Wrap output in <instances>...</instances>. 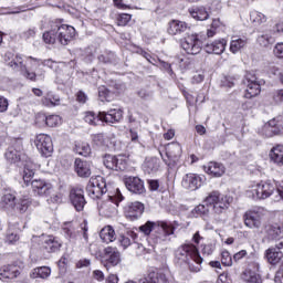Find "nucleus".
Wrapping results in <instances>:
<instances>
[{
  "mask_svg": "<svg viewBox=\"0 0 283 283\" xmlns=\"http://www.w3.org/2000/svg\"><path fill=\"white\" fill-rule=\"evenodd\" d=\"M231 202H233V197L224 195L219 190H212L207 193L203 203L192 210V214L199 216L203 220H209V209H212V222L218 224L222 222V216L226 211H229Z\"/></svg>",
  "mask_w": 283,
  "mask_h": 283,
  "instance_id": "f257e3e1",
  "label": "nucleus"
},
{
  "mask_svg": "<svg viewBox=\"0 0 283 283\" xmlns=\"http://www.w3.org/2000/svg\"><path fill=\"white\" fill-rule=\"evenodd\" d=\"M76 36V29L74 27L64 24L61 20L50 22V30L45 31L42 35L44 43L48 45H69Z\"/></svg>",
  "mask_w": 283,
  "mask_h": 283,
  "instance_id": "f03ea898",
  "label": "nucleus"
},
{
  "mask_svg": "<svg viewBox=\"0 0 283 283\" xmlns=\"http://www.w3.org/2000/svg\"><path fill=\"white\" fill-rule=\"evenodd\" d=\"M4 156L11 165H17L22 160V179L28 187L34 177V163L25 160L23 145L21 143L13 144L8 148Z\"/></svg>",
  "mask_w": 283,
  "mask_h": 283,
  "instance_id": "7ed1b4c3",
  "label": "nucleus"
},
{
  "mask_svg": "<svg viewBox=\"0 0 283 283\" xmlns=\"http://www.w3.org/2000/svg\"><path fill=\"white\" fill-rule=\"evenodd\" d=\"M139 231L145 235H149V233L155 231V233L151 234V240L156 244H160V242H169V240H171V235H174V232L176 231V226L171 222L165 221H148L144 226L139 227Z\"/></svg>",
  "mask_w": 283,
  "mask_h": 283,
  "instance_id": "20e7f679",
  "label": "nucleus"
},
{
  "mask_svg": "<svg viewBox=\"0 0 283 283\" xmlns=\"http://www.w3.org/2000/svg\"><path fill=\"white\" fill-rule=\"evenodd\" d=\"M124 197L120 193V190L117 189L115 196H108V200L99 201L97 203V209L101 216L105 218H112L114 213H116V207H118L119 202H123Z\"/></svg>",
  "mask_w": 283,
  "mask_h": 283,
  "instance_id": "39448f33",
  "label": "nucleus"
},
{
  "mask_svg": "<svg viewBox=\"0 0 283 283\" xmlns=\"http://www.w3.org/2000/svg\"><path fill=\"white\" fill-rule=\"evenodd\" d=\"M175 258L179 262H202V258L200 256V252H198V248L193 244H184L180 245L176 252H175Z\"/></svg>",
  "mask_w": 283,
  "mask_h": 283,
  "instance_id": "423d86ee",
  "label": "nucleus"
},
{
  "mask_svg": "<svg viewBox=\"0 0 283 283\" xmlns=\"http://www.w3.org/2000/svg\"><path fill=\"white\" fill-rule=\"evenodd\" d=\"M99 262L107 271L112 266H118L122 262L120 251H118V248L106 247L99 254Z\"/></svg>",
  "mask_w": 283,
  "mask_h": 283,
  "instance_id": "0eeeda50",
  "label": "nucleus"
},
{
  "mask_svg": "<svg viewBox=\"0 0 283 283\" xmlns=\"http://www.w3.org/2000/svg\"><path fill=\"white\" fill-rule=\"evenodd\" d=\"M86 192L93 200L101 198L107 193V182L101 176L92 177L86 186Z\"/></svg>",
  "mask_w": 283,
  "mask_h": 283,
  "instance_id": "6e6552de",
  "label": "nucleus"
},
{
  "mask_svg": "<svg viewBox=\"0 0 283 283\" xmlns=\"http://www.w3.org/2000/svg\"><path fill=\"white\" fill-rule=\"evenodd\" d=\"M275 191V185L271 181H261L251 187L250 193H252V198L254 200H266V198H271Z\"/></svg>",
  "mask_w": 283,
  "mask_h": 283,
  "instance_id": "1a4fd4ad",
  "label": "nucleus"
},
{
  "mask_svg": "<svg viewBox=\"0 0 283 283\" xmlns=\"http://www.w3.org/2000/svg\"><path fill=\"white\" fill-rule=\"evenodd\" d=\"M206 39L203 33H201V40L197 34L188 35L181 42V48L187 54H200L202 51V43H205Z\"/></svg>",
  "mask_w": 283,
  "mask_h": 283,
  "instance_id": "9d476101",
  "label": "nucleus"
},
{
  "mask_svg": "<svg viewBox=\"0 0 283 283\" xmlns=\"http://www.w3.org/2000/svg\"><path fill=\"white\" fill-rule=\"evenodd\" d=\"M264 213H266L264 208H254L252 210H248L243 216L245 227L249 229H260V227H262Z\"/></svg>",
  "mask_w": 283,
  "mask_h": 283,
  "instance_id": "9b49d317",
  "label": "nucleus"
},
{
  "mask_svg": "<svg viewBox=\"0 0 283 283\" xmlns=\"http://www.w3.org/2000/svg\"><path fill=\"white\" fill-rule=\"evenodd\" d=\"M243 85H245L244 98H255L262 92L258 76L254 73L248 72L243 80Z\"/></svg>",
  "mask_w": 283,
  "mask_h": 283,
  "instance_id": "f8f14e48",
  "label": "nucleus"
},
{
  "mask_svg": "<svg viewBox=\"0 0 283 283\" xmlns=\"http://www.w3.org/2000/svg\"><path fill=\"white\" fill-rule=\"evenodd\" d=\"M282 132L283 120L280 117L271 119L259 129V134L265 138H273V136H277Z\"/></svg>",
  "mask_w": 283,
  "mask_h": 283,
  "instance_id": "ddd939ff",
  "label": "nucleus"
},
{
  "mask_svg": "<svg viewBox=\"0 0 283 283\" xmlns=\"http://www.w3.org/2000/svg\"><path fill=\"white\" fill-rule=\"evenodd\" d=\"M34 145L42 156L46 158L54 151L52 137L50 135L40 134L35 137Z\"/></svg>",
  "mask_w": 283,
  "mask_h": 283,
  "instance_id": "4468645a",
  "label": "nucleus"
},
{
  "mask_svg": "<svg viewBox=\"0 0 283 283\" xmlns=\"http://www.w3.org/2000/svg\"><path fill=\"white\" fill-rule=\"evenodd\" d=\"M103 164L106 169H113L114 171H125L127 169V160L122 156L105 155Z\"/></svg>",
  "mask_w": 283,
  "mask_h": 283,
  "instance_id": "2eb2a0df",
  "label": "nucleus"
},
{
  "mask_svg": "<svg viewBox=\"0 0 283 283\" xmlns=\"http://www.w3.org/2000/svg\"><path fill=\"white\" fill-rule=\"evenodd\" d=\"M166 156L168 158L164 159V163L168 165V167H171L175 163H178V159L180 156H182V146H180L178 143H171L166 146Z\"/></svg>",
  "mask_w": 283,
  "mask_h": 283,
  "instance_id": "dca6fc26",
  "label": "nucleus"
},
{
  "mask_svg": "<svg viewBox=\"0 0 283 283\" xmlns=\"http://www.w3.org/2000/svg\"><path fill=\"white\" fill-rule=\"evenodd\" d=\"M202 177L196 174H187L184 176L181 187L188 191H198L202 187Z\"/></svg>",
  "mask_w": 283,
  "mask_h": 283,
  "instance_id": "f3484780",
  "label": "nucleus"
},
{
  "mask_svg": "<svg viewBox=\"0 0 283 283\" xmlns=\"http://www.w3.org/2000/svg\"><path fill=\"white\" fill-rule=\"evenodd\" d=\"M145 211V206L142 202L135 201L132 203H128L124 208V216L127 218V220H138L143 216V212Z\"/></svg>",
  "mask_w": 283,
  "mask_h": 283,
  "instance_id": "a211bd4d",
  "label": "nucleus"
},
{
  "mask_svg": "<svg viewBox=\"0 0 283 283\" xmlns=\"http://www.w3.org/2000/svg\"><path fill=\"white\" fill-rule=\"evenodd\" d=\"M70 201L73 205L74 209H76L77 211H83V209H85V205H87V201H85L83 188L71 189Z\"/></svg>",
  "mask_w": 283,
  "mask_h": 283,
  "instance_id": "6ab92c4d",
  "label": "nucleus"
},
{
  "mask_svg": "<svg viewBox=\"0 0 283 283\" xmlns=\"http://www.w3.org/2000/svg\"><path fill=\"white\" fill-rule=\"evenodd\" d=\"M31 187L38 196H50L52 184L45 179H34L31 181Z\"/></svg>",
  "mask_w": 283,
  "mask_h": 283,
  "instance_id": "aec40b11",
  "label": "nucleus"
},
{
  "mask_svg": "<svg viewBox=\"0 0 283 283\" xmlns=\"http://www.w3.org/2000/svg\"><path fill=\"white\" fill-rule=\"evenodd\" d=\"M62 244L61 240L54 235H48L42 239V249L46 253H56V251L61 250Z\"/></svg>",
  "mask_w": 283,
  "mask_h": 283,
  "instance_id": "412c9836",
  "label": "nucleus"
},
{
  "mask_svg": "<svg viewBox=\"0 0 283 283\" xmlns=\"http://www.w3.org/2000/svg\"><path fill=\"white\" fill-rule=\"evenodd\" d=\"M74 170L80 178H90L92 176V164L83 159H75Z\"/></svg>",
  "mask_w": 283,
  "mask_h": 283,
  "instance_id": "4be33fe9",
  "label": "nucleus"
},
{
  "mask_svg": "<svg viewBox=\"0 0 283 283\" xmlns=\"http://www.w3.org/2000/svg\"><path fill=\"white\" fill-rule=\"evenodd\" d=\"M126 188L132 193H145V184L138 177H128L125 180Z\"/></svg>",
  "mask_w": 283,
  "mask_h": 283,
  "instance_id": "5701e85b",
  "label": "nucleus"
},
{
  "mask_svg": "<svg viewBox=\"0 0 283 283\" xmlns=\"http://www.w3.org/2000/svg\"><path fill=\"white\" fill-rule=\"evenodd\" d=\"M21 272L19 271V266L17 265H3L0 268V280L2 282H8V280H14L19 277Z\"/></svg>",
  "mask_w": 283,
  "mask_h": 283,
  "instance_id": "b1692460",
  "label": "nucleus"
},
{
  "mask_svg": "<svg viewBox=\"0 0 283 283\" xmlns=\"http://www.w3.org/2000/svg\"><path fill=\"white\" fill-rule=\"evenodd\" d=\"M102 123H120L123 119V111L112 108L108 112H101Z\"/></svg>",
  "mask_w": 283,
  "mask_h": 283,
  "instance_id": "393cba45",
  "label": "nucleus"
},
{
  "mask_svg": "<svg viewBox=\"0 0 283 283\" xmlns=\"http://www.w3.org/2000/svg\"><path fill=\"white\" fill-rule=\"evenodd\" d=\"M139 283H169V279L163 272H157L156 269L149 271L147 277L140 279Z\"/></svg>",
  "mask_w": 283,
  "mask_h": 283,
  "instance_id": "a878e982",
  "label": "nucleus"
},
{
  "mask_svg": "<svg viewBox=\"0 0 283 283\" xmlns=\"http://www.w3.org/2000/svg\"><path fill=\"white\" fill-rule=\"evenodd\" d=\"M265 233L269 240H280V238H283V223L274 222L268 224L265 228Z\"/></svg>",
  "mask_w": 283,
  "mask_h": 283,
  "instance_id": "bb28decb",
  "label": "nucleus"
},
{
  "mask_svg": "<svg viewBox=\"0 0 283 283\" xmlns=\"http://www.w3.org/2000/svg\"><path fill=\"white\" fill-rule=\"evenodd\" d=\"M205 171L212 178H220L224 176V165L216 161H210L207 166H205Z\"/></svg>",
  "mask_w": 283,
  "mask_h": 283,
  "instance_id": "cd10ccee",
  "label": "nucleus"
},
{
  "mask_svg": "<svg viewBox=\"0 0 283 283\" xmlns=\"http://www.w3.org/2000/svg\"><path fill=\"white\" fill-rule=\"evenodd\" d=\"M145 174H156L160 170V160L157 157H147L142 166Z\"/></svg>",
  "mask_w": 283,
  "mask_h": 283,
  "instance_id": "c85d7f7f",
  "label": "nucleus"
},
{
  "mask_svg": "<svg viewBox=\"0 0 283 283\" xmlns=\"http://www.w3.org/2000/svg\"><path fill=\"white\" fill-rule=\"evenodd\" d=\"M269 156H270L271 163L276 165V167H283V145L282 144H277L274 147H272L269 153Z\"/></svg>",
  "mask_w": 283,
  "mask_h": 283,
  "instance_id": "c756f323",
  "label": "nucleus"
},
{
  "mask_svg": "<svg viewBox=\"0 0 283 283\" xmlns=\"http://www.w3.org/2000/svg\"><path fill=\"white\" fill-rule=\"evenodd\" d=\"M207 54H222L227 50V40H217L205 48Z\"/></svg>",
  "mask_w": 283,
  "mask_h": 283,
  "instance_id": "7c9ffc66",
  "label": "nucleus"
},
{
  "mask_svg": "<svg viewBox=\"0 0 283 283\" xmlns=\"http://www.w3.org/2000/svg\"><path fill=\"white\" fill-rule=\"evenodd\" d=\"M187 22L180 20H171L168 23V34L171 36H176V34H182V32H187Z\"/></svg>",
  "mask_w": 283,
  "mask_h": 283,
  "instance_id": "2f4dec72",
  "label": "nucleus"
},
{
  "mask_svg": "<svg viewBox=\"0 0 283 283\" xmlns=\"http://www.w3.org/2000/svg\"><path fill=\"white\" fill-rule=\"evenodd\" d=\"M99 238L105 244H109L116 240V231L112 226H106L99 231Z\"/></svg>",
  "mask_w": 283,
  "mask_h": 283,
  "instance_id": "473e14b6",
  "label": "nucleus"
},
{
  "mask_svg": "<svg viewBox=\"0 0 283 283\" xmlns=\"http://www.w3.org/2000/svg\"><path fill=\"white\" fill-rule=\"evenodd\" d=\"M189 14L196 21H207L209 19V11L205 7H193L189 9Z\"/></svg>",
  "mask_w": 283,
  "mask_h": 283,
  "instance_id": "72a5a7b5",
  "label": "nucleus"
},
{
  "mask_svg": "<svg viewBox=\"0 0 283 283\" xmlns=\"http://www.w3.org/2000/svg\"><path fill=\"white\" fill-rule=\"evenodd\" d=\"M41 103L44 107H56L61 104V97L50 91L42 97Z\"/></svg>",
  "mask_w": 283,
  "mask_h": 283,
  "instance_id": "f704fd0d",
  "label": "nucleus"
},
{
  "mask_svg": "<svg viewBox=\"0 0 283 283\" xmlns=\"http://www.w3.org/2000/svg\"><path fill=\"white\" fill-rule=\"evenodd\" d=\"M265 256L270 264L275 265L280 264V262L282 261L283 253L277 248H270L266 250Z\"/></svg>",
  "mask_w": 283,
  "mask_h": 283,
  "instance_id": "c9c22d12",
  "label": "nucleus"
},
{
  "mask_svg": "<svg viewBox=\"0 0 283 283\" xmlns=\"http://www.w3.org/2000/svg\"><path fill=\"white\" fill-rule=\"evenodd\" d=\"M247 43H248L247 38L233 36L230 42V52H232V54H238L240 50H242L243 48H247Z\"/></svg>",
  "mask_w": 283,
  "mask_h": 283,
  "instance_id": "e433bc0d",
  "label": "nucleus"
},
{
  "mask_svg": "<svg viewBox=\"0 0 283 283\" xmlns=\"http://www.w3.org/2000/svg\"><path fill=\"white\" fill-rule=\"evenodd\" d=\"M32 205V199L30 197H22L20 199H17L15 206L13 209L18 211V213H25L28 209H30V206Z\"/></svg>",
  "mask_w": 283,
  "mask_h": 283,
  "instance_id": "4c0bfd02",
  "label": "nucleus"
},
{
  "mask_svg": "<svg viewBox=\"0 0 283 283\" xmlns=\"http://www.w3.org/2000/svg\"><path fill=\"white\" fill-rule=\"evenodd\" d=\"M0 205L3 209H14V206L17 205V195L12 192L4 193L1 197Z\"/></svg>",
  "mask_w": 283,
  "mask_h": 283,
  "instance_id": "58836bf2",
  "label": "nucleus"
},
{
  "mask_svg": "<svg viewBox=\"0 0 283 283\" xmlns=\"http://www.w3.org/2000/svg\"><path fill=\"white\" fill-rule=\"evenodd\" d=\"M50 275H52V269H50V266L35 268L31 272V277L33 280H36V277H41V280H48Z\"/></svg>",
  "mask_w": 283,
  "mask_h": 283,
  "instance_id": "ea45409f",
  "label": "nucleus"
},
{
  "mask_svg": "<svg viewBox=\"0 0 283 283\" xmlns=\"http://www.w3.org/2000/svg\"><path fill=\"white\" fill-rule=\"evenodd\" d=\"M250 23H252L254 28H259L262 23H266V15L260 11H251Z\"/></svg>",
  "mask_w": 283,
  "mask_h": 283,
  "instance_id": "a19ab883",
  "label": "nucleus"
},
{
  "mask_svg": "<svg viewBox=\"0 0 283 283\" xmlns=\"http://www.w3.org/2000/svg\"><path fill=\"white\" fill-rule=\"evenodd\" d=\"M62 230L67 240H76L78 238V231H76V228L71 222L65 223Z\"/></svg>",
  "mask_w": 283,
  "mask_h": 283,
  "instance_id": "79ce46f5",
  "label": "nucleus"
},
{
  "mask_svg": "<svg viewBox=\"0 0 283 283\" xmlns=\"http://www.w3.org/2000/svg\"><path fill=\"white\" fill-rule=\"evenodd\" d=\"M258 43L262 45V48H269L270 45H273L275 43V36H273V33H265L258 38Z\"/></svg>",
  "mask_w": 283,
  "mask_h": 283,
  "instance_id": "37998d69",
  "label": "nucleus"
},
{
  "mask_svg": "<svg viewBox=\"0 0 283 283\" xmlns=\"http://www.w3.org/2000/svg\"><path fill=\"white\" fill-rule=\"evenodd\" d=\"M84 120L88 123V125H98L101 120L103 122V118L101 117V112L97 115L94 112H86Z\"/></svg>",
  "mask_w": 283,
  "mask_h": 283,
  "instance_id": "c03bdc74",
  "label": "nucleus"
},
{
  "mask_svg": "<svg viewBox=\"0 0 283 283\" xmlns=\"http://www.w3.org/2000/svg\"><path fill=\"white\" fill-rule=\"evenodd\" d=\"M9 67L12 70H21L25 69V65L23 64V57L19 54L14 55V57L8 63Z\"/></svg>",
  "mask_w": 283,
  "mask_h": 283,
  "instance_id": "a18cd8bd",
  "label": "nucleus"
},
{
  "mask_svg": "<svg viewBox=\"0 0 283 283\" xmlns=\"http://www.w3.org/2000/svg\"><path fill=\"white\" fill-rule=\"evenodd\" d=\"M98 96H99V101H102V103H105V102L109 103V102H112V98H113L112 93L105 86L98 87Z\"/></svg>",
  "mask_w": 283,
  "mask_h": 283,
  "instance_id": "49530a36",
  "label": "nucleus"
},
{
  "mask_svg": "<svg viewBox=\"0 0 283 283\" xmlns=\"http://www.w3.org/2000/svg\"><path fill=\"white\" fill-rule=\"evenodd\" d=\"M61 125V116L49 115L46 116V127H59Z\"/></svg>",
  "mask_w": 283,
  "mask_h": 283,
  "instance_id": "de8ad7c7",
  "label": "nucleus"
},
{
  "mask_svg": "<svg viewBox=\"0 0 283 283\" xmlns=\"http://www.w3.org/2000/svg\"><path fill=\"white\" fill-rule=\"evenodd\" d=\"M29 59H31V61H33V65H43L44 67H50L52 70V67H54L55 62L52 60H36L32 56H30Z\"/></svg>",
  "mask_w": 283,
  "mask_h": 283,
  "instance_id": "09e8293b",
  "label": "nucleus"
},
{
  "mask_svg": "<svg viewBox=\"0 0 283 283\" xmlns=\"http://www.w3.org/2000/svg\"><path fill=\"white\" fill-rule=\"evenodd\" d=\"M132 21V14L129 13H120L117 15V25L125 27L127 23Z\"/></svg>",
  "mask_w": 283,
  "mask_h": 283,
  "instance_id": "8fccbe9b",
  "label": "nucleus"
},
{
  "mask_svg": "<svg viewBox=\"0 0 283 283\" xmlns=\"http://www.w3.org/2000/svg\"><path fill=\"white\" fill-rule=\"evenodd\" d=\"M221 263L223 266H231L233 264V259L231 258V253L224 250L221 252Z\"/></svg>",
  "mask_w": 283,
  "mask_h": 283,
  "instance_id": "3c124183",
  "label": "nucleus"
},
{
  "mask_svg": "<svg viewBox=\"0 0 283 283\" xmlns=\"http://www.w3.org/2000/svg\"><path fill=\"white\" fill-rule=\"evenodd\" d=\"M35 125H38V127H48V115L39 113L35 116Z\"/></svg>",
  "mask_w": 283,
  "mask_h": 283,
  "instance_id": "603ef678",
  "label": "nucleus"
},
{
  "mask_svg": "<svg viewBox=\"0 0 283 283\" xmlns=\"http://www.w3.org/2000/svg\"><path fill=\"white\" fill-rule=\"evenodd\" d=\"M34 36H36V28H30L20 34V38L24 39V41H28V39H34Z\"/></svg>",
  "mask_w": 283,
  "mask_h": 283,
  "instance_id": "864d4df0",
  "label": "nucleus"
},
{
  "mask_svg": "<svg viewBox=\"0 0 283 283\" xmlns=\"http://www.w3.org/2000/svg\"><path fill=\"white\" fill-rule=\"evenodd\" d=\"M186 264L189 265V271H191V273H200L201 269H202V262H191L188 261Z\"/></svg>",
  "mask_w": 283,
  "mask_h": 283,
  "instance_id": "5fc2aeb1",
  "label": "nucleus"
},
{
  "mask_svg": "<svg viewBox=\"0 0 283 283\" xmlns=\"http://www.w3.org/2000/svg\"><path fill=\"white\" fill-rule=\"evenodd\" d=\"M76 151L80 156H90L91 148L87 144L76 146Z\"/></svg>",
  "mask_w": 283,
  "mask_h": 283,
  "instance_id": "6e6d98bb",
  "label": "nucleus"
},
{
  "mask_svg": "<svg viewBox=\"0 0 283 283\" xmlns=\"http://www.w3.org/2000/svg\"><path fill=\"white\" fill-rule=\"evenodd\" d=\"M115 59L114 53L109 52L108 54H102L98 56V61H101V63H112Z\"/></svg>",
  "mask_w": 283,
  "mask_h": 283,
  "instance_id": "4d7b16f0",
  "label": "nucleus"
},
{
  "mask_svg": "<svg viewBox=\"0 0 283 283\" xmlns=\"http://www.w3.org/2000/svg\"><path fill=\"white\" fill-rule=\"evenodd\" d=\"M216 251V243H208L203 245L202 253L203 255H211Z\"/></svg>",
  "mask_w": 283,
  "mask_h": 283,
  "instance_id": "13d9d810",
  "label": "nucleus"
},
{
  "mask_svg": "<svg viewBox=\"0 0 283 283\" xmlns=\"http://www.w3.org/2000/svg\"><path fill=\"white\" fill-rule=\"evenodd\" d=\"M76 101L77 103H82V105H85L87 103V94L83 91H78L76 94Z\"/></svg>",
  "mask_w": 283,
  "mask_h": 283,
  "instance_id": "bf43d9fd",
  "label": "nucleus"
},
{
  "mask_svg": "<svg viewBox=\"0 0 283 283\" xmlns=\"http://www.w3.org/2000/svg\"><path fill=\"white\" fill-rule=\"evenodd\" d=\"M24 78H29V81H36V73L30 72L25 66L22 70Z\"/></svg>",
  "mask_w": 283,
  "mask_h": 283,
  "instance_id": "052dcab7",
  "label": "nucleus"
},
{
  "mask_svg": "<svg viewBox=\"0 0 283 283\" xmlns=\"http://www.w3.org/2000/svg\"><path fill=\"white\" fill-rule=\"evenodd\" d=\"M274 54L277 59H283V43H277L274 48Z\"/></svg>",
  "mask_w": 283,
  "mask_h": 283,
  "instance_id": "680f3d73",
  "label": "nucleus"
},
{
  "mask_svg": "<svg viewBox=\"0 0 283 283\" xmlns=\"http://www.w3.org/2000/svg\"><path fill=\"white\" fill-rule=\"evenodd\" d=\"M93 277L97 280V282H103V280H105V273L101 270H95L93 271Z\"/></svg>",
  "mask_w": 283,
  "mask_h": 283,
  "instance_id": "e2e57ef3",
  "label": "nucleus"
},
{
  "mask_svg": "<svg viewBox=\"0 0 283 283\" xmlns=\"http://www.w3.org/2000/svg\"><path fill=\"white\" fill-rule=\"evenodd\" d=\"M119 242H120L122 247H124V249H127V247L132 245V240L129 239V237L120 235Z\"/></svg>",
  "mask_w": 283,
  "mask_h": 283,
  "instance_id": "0e129e2a",
  "label": "nucleus"
},
{
  "mask_svg": "<svg viewBox=\"0 0 283 283\" xmlns=\"http://www.w3.org/2000/svg\"><path fill=\"white\" fill-rule=\"evenodd\" d=\"M7 241L9 244H14V242H19V234L11 232L7 235Z\"/></svg>",
  "mask_w": 283,
  "mask_h": 283,
  "instance_id": "69168bd1",
  "label": "nucleus"
},
{
  "mask_svg": "<svg viewBox=\"0 0 283 283\" xmlns=\"http://www.w3.org/2000/svg\"><path fill=\"white\" fill-rule=\"evenodd\" d=\"M8 98L0 96V112H8Z\"/></svg>",
  "mask_w": 283,
  "mask_h": 283,
  "instance_id": "338daca9",
  "label": "nucleus"
},
{
  "mask_svg": "<svg viewBox=\"0 0 283 283\" xmlns=\"http://www.w3.org/2000/svg\"><path fill=\"white\" fill-rule=\"evenodd\" d=\"M275 103H283V90L276 91L274 94Z\"/></svg>",
  "mask_w": 283,
  "mask_h": 283,
  "instance_id": "774afa93",
  "label": "nucleus"
}]
</instances>
